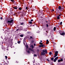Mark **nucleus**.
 Masks as SVG:
<instances>
[{
	"mask_svg": "<svg viewBox=\"0 0 65 65\" xmlns=\"http://www.w3.org/2000/svg\"><path fill=\"white\" fill-rule=\"evenodd\" d=\"M8 21L7 23L8 24H10V23H12L13 22V20L11 18H9L7 19Z\"/></svg>",
	"mask_w": 65,
	"mask_h": 65,
	"instance_id": "obj_1",
	"label": "nucleus"
},
{
	"mask_svg": "<svg viewBox=\"0 0 65 65\" xmlns=\"http://www.w3.org/2000/svg\"><path fill=\"white\" fill-rule=\"evenodd\" d=\"M43 52H41V55H44L45 54V53L46 54H47V51L46 49H45V50H43ZM45 52V53H44Z\"/></svg>",
	"mask_w": 65,
	"mask_h": 65,
	"instance_id": "obj_2",
	"label": "nucleus"
},
{
	"mask_svg": "<svg viewBox=\"0 0 65 65\" xmlns=\"http://www.w3.org/2000/svg\"><path fill=\"white\" fill-rule=\"evenodd\" d=\"M59 34L61 35H62L63 36L65 35V33L63 32V31H61L59 32Z\"/></svg>",
	"mask_w": 65,
	"mask_h": 65,
	"instance_id": "obj_3",
	"label": "nucleus"
},
{
	"mask_svg": "<svg viewBox=\"0 0 65 65\" xmlns=\"http://www.w3.org/2000/svg\"><path fill=\"white\" fill-rule=\"evenodd\" d=\"M39 43L41 44L39 46V47H44V45H43V43H42L40 42Z\"/></svg>",
	"mask_w": 65,
	"mask_h": 65,
	"instance_id": "obj_4",
	"label": "nucleus"
},
{
	"mask_svg": "<svg viewBox=\"0 0 65 65\" xmlns=\"http://www.w3.org/2000/svg\"><path fill=\"white\" fill-rule=\"evenodd\" d=\"M30 37L29 38V39L30 40H32L31 41V42L32 43H33V42H34V38L33 37H31L30 36Z\"/></svg>",
	"mask_w": 65,
	"mask_h": 65,
	"instance_id": "obj_5",
	"label": "nucleus"
},
{
	"mask_svg": "<svg viewBox=\"0 0 65 65\" xmlns=\"http://www.w3.org/2000/svg\"><path fill=\"white\" fill-rule=\"evenodd\" d=\"M59 9H58V8H56V10L57 11L56 12V13H59V12H60V10H59Z\"/></svg>",
	"mask_w": 65,
	"mask_h": 65,
	"instance_id": "obj_6",
	"label": "nucleus"
},
{
	"mask_svg": "<svg viewBox=\"0 0 65 65\" xmlns=\"http://www.w3.org/2000/svg\"><path fill=\"white\" fill-rule=\"evenodd\" d=\"M49 42V41H48V40H46V44H48Z\"/></svg>",
	"mask_w": 65,
	"mask_h": 65,
	"instance_id": "obj_7",
	"label": "nucleus"
},
{
	"mask_svg": "<svg viewBox=\"0 0 65 65\" xmlns=\"http://www.w3.org/2000/svg\"><path fill=\"white\" fill-rule=\"evenodd\" d=\"M29 50L30 51H32V52H34V50L32 49L31 48L29 49Z\"/></svg>",
	"mask_w": 65,
	"mask_h": 65,
	"instance_id": "obj_8",
	"label": "nucleus"
},
{
	"mask_svg": "<svg viewBox=\"0 0 65 65\" xmlns=\"http://www.w3.org/2000/svg\"><path fill=\"white\" fill-rule=\"evenodd\" d=\"M58 8L59 10H61V6H59Z\"/></svg>",
	"mask_w": 65,
	"mask_h": 65,
	"instance_id": "obj_9",
	"label": "nucleus"
},
{
	"mask_svg": "<svg viewBox=\"0 0 65 65\" xmlns=\"http://www.w3.org/2000/svg\"><path fill=\"white\" fill-rule=\"evenodd\" d=\"M58 56V54H55L54 58H56Z\"/></svg>",
	"mask_w": 65,
	"mask_h": 65,
	"instance_id": "obj_10",
	"label": "nucleus"
},
{
	"mask_svg": "<svg viewBox=\"0 0 65 65\" xmlns=\"http://www.w3.org/2000/svg\"><path fill=\"white\" fill-rule=\"evenodd\" d=\"M20 37H23L24 36V35L23 34L21 35H20Z\"/></svg>",
	"mask_w": 65,
	"mask_h": 65,
	"instance_id": "obj_11",
	"label": "nucleus"
},
{
	"mask_svg": "<svg viewBox=\"0 0 65 65\" xmlns=\"http://www.w3.org/2000/svg\"><path fill=\"white\" fill-rule=\"evenodd\" d=\"M13 8L14 9H18V7H13Z\"/></svg>",
	"mask_w": 65,
	"mask_h": 65,
	"instance_id": "obj_12",
	"label": "nucleus"
},
{
	"mask_svg": "<svg viewBox=\"0 0 65 65\" xmlns=\"http://www.w3.org/2000/svg\"><path fill=\"white\" fill-rule=\"evenodd\" d=\"M58 51H56L55 52V54H58Z\"/></svg>",
	"mask_w": 65,
	"mask_h": 65,
	"instance_id": "obj_13",
	"label": "nucleus"
},
{
	"mask_svg": "<svg viewBox=\"0 0 65 65\" xmlns=\"http://www.w3.org/2000/svg\"><path fill=\"white\" fill-rule=\"evenodd\" d=\"M58 58H59L58 57H57L56 58H55L54 59L56 60H57V59H58Z\"/></svg>",
	"mask_w": 65,
	"mask_h": 65,
	"instance_id": "obj_14",
	"label": "nucleus"
},
{
	"mask_svg": "<svg viewBox=\"0 0 65 65\" xmlns=\"http://www.w3.org/2000/svg\"><path fill=\"white\" fill-rule=\"evenodd\" d=\"M53 30L54 31H55L56 30V28L55 27H54V28Z\"/></svg>",
	"mask_w": 65,
	"mask_h": 65,
	"instance_id": "obj_15",
	"label": "nucleus"
},
{
	"mask_svg": "<svg viewBox=\"0 0 65 65\" xmlns=\"http://www.w3.org/2000/svg\"><path fill=\"white\" fill-rule=\"evenodd\" d=\"M19 10H22V8L21 7H20L19 8Z\"/></svg>",
	"mask_w": 65,
	"mask_h": 65,
	"instance_id": "obj_16",
	"label": "nucleus"
},
{
	"mask_svg": "<svg viewBox=\"0 0 65 65\" xmlns=\"http://www.w3.org/2000/svg\"><path fill=\"white\" fill-rule=\"evenodd\" d=\"M31 48H32V49H33V48H34V46H33V45H31Z\"/></svg>",
	"mask_w": 65,
	"mask_h": 65,
	"instance_id": "obj_17",
	"label": "nucleus"
},
{
	"mask_svg": "<svg viewBox=\"0 0 65 65\" xmlns=\"http://www.w3.org/2000/svg\"><path fill=\"white\" fill-rule=\"evenodd\" d=\"M54 58L53 57H52L51 59L52 61H53V60H54Z\"/></svg>",
	"mask_w": 65,
	"mask_h": 65,
	"instance_id": "obj_18",
	"label": "nucleus"
},
{
	"mask_svg": "<svg viewBox=\"0 0 65 65\" xmlns=\"http://www.w3.org/2000/svg\"><path fill=\"white\" fill-rule=\"evenodd\" d=\"M28 23L29 24H32V22H31V21H29L28 22Z\"/></svg>",
	"mask_w": 65,
	"mask_h": 65,
	"instance_id": "obj_19",
	"label": "nucleus"
},
{
	"mask_svg": "<svg viewBox=\"0 0 65 65\" xmlns=\"http://www.w3.org/2000/svg\"><path fill=\"white\" fill-rule=\"evenodd\" d=\"M57 19L58 20H59L60 19V17H59V16H58Z\"/></svg>",
	"mask_w": 65,
	"mask_h": 65,
	"instance_id": "obj_20",
	"label": "nucleus"
},
{
	"mask_svg": "<svg viewBox=\"0 0 65 65\" xmlns=\"http://www.w3.org/2000/svg\"><path fill=\"white\" fill-rule=\"evenodd\" d=\"M60 60V61L61 62H63V59L61 58Z\"/></svg>",
	"mask_w": 65,
	"mask_h": 65,
	"instance_id": "obj_21",
	"label": "nucleus"
},
{
	"mask_svg": "<svg viewBox=\"0 0 65 65\" xmlns=\"http://www.w3.org/2000/svg\"><path fill=\"white\" fill-rule=\"evenodd\" d=\"M24 23L23 22H22V23H20V25H24Z\"/></svg>",
	"mask_w": 65,
	"mask_h": 65,
	"instance_id": "obj_22",
	"label": "nucleus"
},
{
	"mask_svg": "<svg viewBox=\"0 0 65 65\" xmlns=\"http://www.w3.org/2000/svg\"><path fill=\"white\" fill-rule=\"evenodd\" d=\"M56 60H56V59H54V62H56Z\"/></svg>",
	"mask_w": 65,
	"mask_h": 65,
	"instance_id": "obj_23",
	"label": "nucleus"
},
{
	"mask_svg": "<svg viewBox=\"0 0 65 65\" xmlns=\"http://www.w3.org/2000/svg\"><path fill=\"white\" fill-rule=\"evenodd\" d=\"M58 62H61L60 59H59V60H58Z\"/></svg>",
	"mask_w": 65,
	"mask_h": 65,
	"instance_id": "obj_24",
	"label": "nucleus"
},
{
	"mask_svg": "<svg viewBox=\"0 0 65 65\" xmlns=\"http://www.w3.org/2000/svg\"><path fill=\"white\" fill-rule=\"evenodd\" d=\"M26 48H28V47H29V46H28V45H26Z\"/></svg>",
	"mask_w": 65,
	"mask_h": 65,
	"instance_id": "obj_25",
	"label": "nucleus"
},
{
	"mask_svg": "<svg viewBox=\"0 0 65 65\" xmlns=\"http://www.w3.org/2000/svg\"><path fill=\"white\" fill-rule=\"evenodd\" d=\"M3 65H7V64L6 63L4 64Z\"/></svg>",
	"mask_w": 65,
	"mask_h": 65,
	"instance_id": "obj_26",
	"label": "nucleus"
},
{
	"mask_svg": "<svg viewBox=\"0 0 65 65\" xmlns=\"http://www.w3.org/2000/svg\"><path fill=\"white\" fill-rule=\"evenodd\" d=\"M46 26L47 28H48V25L47 24L46 25Z\"/></svg>",
	"mask_w": 65,
	"mask_h": 65,
	"instance_id": "obj_27",
	"label": "nucleus"
},
{
	"mask_svg": "<svg viewBox=\"0 0 65 65\" xmlns=\"http://www.w3.org/2000/svg\"><path fill=\"white\" fill-rule=\"evenodd\" d=\"M37 56V55H36L35 54L34 55V57H36Z\"/></svg>",
	"mask_w": 65,
	"mask_h": 65,
	"instance_id": "obj_28",
	"label": "nucleus"
},
{
	"mask_svg": "<svg viewBox=\"0 0 65 65\" xmlns=\"http://www.w3.org/2000/svg\"><path fill=\"white\" fill-rule=\"evenodd\" d=\"M17 42L18 43H20L21 42V41H18Z\"/></svg>",
	"mask_w": 65,
	"mask_h": 65,
	"instance_id": "obj_29",
	"label": "nucleus"
},
{
	"mask_svg": "<svg viewBox=\"0 0 65 65\" xmlns=\"http://www.w3.org/2000/svg\"><path fill=\"white\" fill-rule=\"evenodd\" d=\"M14 15H17V13H14Z\"/></svg>",
	"mask_w": 65,
	"mask_h": 65,
	"instance_id": "obj_30",
	"label": "nucleus"
},
{
	"mask_svg": "<svg viewBox=\"0 0 65 65\" xmlns=\"http://www.w3.org/2000/svg\"><path fill=\"white\" fill-rule=\"evenodd\" d=\"M49 54L50 55H52V52H50V53H49Z\"/></svg>",
	"mask_w": 65,
	"mask_h": 65,
	"instance_id": "obj_31",
	"label": "nucleus"
},
{
	"mask_svg": "<svg viewBox=\"0 0 65 65\" xmlns=\"http://www.w3.org/2000/svg\"><path fill=\"white\" fill-rule=\"evenodd\" d=\"M0 19H1V20H2V19H3V18H2V17H1L0 18Z\"/></svg>",
	"mask_w": 65,
	"mask_h": 65,
	"instance_id": "obj_32",
	"label": "nucleus"
},
{
	"mask_svg": "<svg viewBox=\"0 0 65 65\" xmlns=\"http://www.w3.org/2000/svg\"><path fill=\"white\" fill-rule=\"evenodd\" d=\"M28 7H26V9L27 10H28Z\"/></svg>",
	"mask_w": 65,
	"mask_h": 65,
	"instance_id": "obj_33",
	"label": "nucleus"
},
{
	"mask_svg": "<svg viewBox=\"0 0 65 65\" xmlns=\"http://www.w3.org/2000/svg\"><path fill=\"white\" fill-rule=\"evenodd\" d=\"M46 9L47 10H49V9H48V8H46Z\"/></svg>",
	"mask_w": 65,
	"mask_h": 65,
	"instance_id": "obj_34",
	"label": "nucleus"
},
{
	"mask_svg": "<svg viewBox=\"0 0 65 65\" xmlns=\"http://www.w3.org/2000/svg\"><path fill=\"white\" fill-rule=\"evenodd\" d=\"M62 22H60V25H62Z\"/></svg>",
	"mask_w": 65,
	"mask_h": 65,
	"instance_id": "obj_35",
	"label": "nucleus"
},
{
	"mask_svg": "<svg viewBox=\"0 0 65 65\" xmlns=\"http://www.w3.org/2000/svg\"><path fill=\"white\" fill-rule=\"evenodd\" d=\"M27 53H30V51H27Z\"/></svg>",
	"mask_w": 65,
	"mask_h": 65,
	"instance_id": "obj_36",
	"label": "nucleus"
},
{
	"mask_svg": "<svg viewBox=\"0 0 65 65\" xmlns=\"http://www.w3.org/2000/svg\"><path fill=\"white\" fill-rule=\"evenodd\" d=\"M63 8H64L63 7H62L61 9H63Z\"/></svg>",
	"mask_w": 65,
	"mask_h": 65,
	"instance_id": "obj_37",
	"label": "nucleus"
},
{
	"mask_svg": "<svg viewBox=\"0 0 65 65\" xmlns=\"http://www.w3.org/2000/svg\"><path fill=\"white\" fill-rule=\"evenodd\" d=\"M10 1H11V2H14V1H13V0H10Z\"/></svg>",
	"mask_w": 65,
	"mask_h": 65,
	"instance_id": "obj_38",
	"label": "nucleus"
},
{
	"mask_svg": "<svg viewBox=\"0 0 65 65\" xmlns=\"http://www.w3.org/2000/svg\"><path fill=\"white\" fill-rule=\"evenodd\" d=\"M25 40H26V38H24L23 40L24 41V40H25Z\"/></svg>",
	"mask_w": 65,
	"mask_h": 65,
	"instance_id": "obj_39",
	"label": "nucleus"
},
{
	"mask_svg": "<svg viewBox=\"0 0 65 65\" xmlns=\"http://www.w3.org/2000/svg\"><path fill=\"white\" fill-rule=\"evenodd\" d=\"M31 22H33V19H31L30 20Z\"/></svg>",
	"mask_w": 65,
	"mask_h": 65,
	"instance_id": "obj_40",
	"label": "nucleus"
},
{
	"mask_svg": "<svg viewBox=\"0 0 65 65\" xmlns=\"http://www.w3.org/2000/svg\"><path fill=\"white\" fill-rule=\"evenodd\" d=\"M5 57L6 58V59H7V56H5Z\"/></svg>",
	"mask_w": 65,
	"mask_h": 65,
	"instance_id": "obj_41",
	"label": "nucleus"
},
{
	"mask_svg": "<svg viewBox=\"0 0 65 65\" xmlns=\"http://www.w3.org/2000/svg\"><path fill=\"white\" fill-rule=\"evenodd\" d=\"M47 61H50V60L48 59H47Z\"/></svg>",
	"mask_w": 65,
	"mask_h": 65,
	"instance_id": "obj_42",
	"label": "nucleus"
},
{
	"mask_svg": "<svg viewBox=\"0 0 65 65\" xmlns=\"http://www.w3.org/2000/svg\"><path fill=\"white\" fill-rule=\"evenodd\" d=\"M36 65H40L39 64H38V63H36Z\"/></svg>",
	"mask_w": 65,
	"mask_h": 65,
	"instance_id": "obj_43",
	"label": "nucleus"
},
{
	"mask_svg": "<svg viewBox=\"0 0 65 65\" xmlns=\"http://www.w3.org/2000/svg\"><path fill=\"white\" fill-rule=\"evenodd\" d=\"M37 52H39V50L37 49Z\"/></svg>",
	"mask_w": 65,
	"mask_h": 65,
	"instance_id": "obj_44",
	"label": "nucleus"
},
{
	"mask_svg": "<svg viewBox=\"0 0 65 65\" xmlns=\"http://www.w3.org/2000/svg\"><path fill=\"white\" fill-rule=\"evenodd\" d=\"M2 49H4V47H2Z\"/></svg>",
	"mask_w": 65,
	"mask_h": 65,
	"instance_id": "obj_45",
	"label": "nucleus"
},
{
	"mask_svg": "<svg viewBox=\"0 0 65 65\" xmlns=\"http://www.w3.org/2000/svg\"><path fill=\"white\" fill-rule=\"evenodd\" d=\"M52 11H54V10L53 9H52Z\"/></svg>",
	"mask_w": 65,
	"mask_h": 65,
	"instance_id": "obj_46",
	"label": "nucleus"
},
{
	"mask_svg": "<svg viewBox=\"0 0 65 65\" xmlns=\"http://www.w3.org/2000/svg\"><path fill=\"white\" fill-rule=\"evenodd\" d=\"M61 15H60V14H59V15H58V16L60 17V16H61Z\"/></svg>",
	"mask_w": 65,
	"mask_h": 65,
	"instance_id": "obj_47",
	"label": "nucleus"
},
{
	"mask_svg": "<svg viewBox=\"0 0 65 65\" xmlns=\"http://www.w3.org/2000/svg\"><path fill=\"white\" fill-rule=\"evenodd\" d=\"M59 14H60L61 13V12H59Z\"/></svg>",
	"mask_w": 65,
	"mask_h": 65,
	"instance_id": "obj_48",
	"label": "nucleus"
},
{
	"mask_svg": "<svg viewBox=\"0 0 65 65\" xmlns=\"http://www.w3.org/2000/svg\"><path fill=\"white\" fill-rule=\"evenodd\" d=\"M34 46H35V45H36V44L34 43Z\"/></svg>",
	"mask_w": 65,
	"mask_h": 65,
	"instance_id": "obj_49",
	"label": "nucleus"
},
{
	"mask_svg": "<svg viewBox=\"0 0 65 65\" xmlns=\"http://www.w3.org/2000/svg\"><path fill=\"white\" fill-rule=\"evenodd\" d=\"M18 62H19L18 61H17L16 62L17 63H18Z\"/></svg>",
	"mask_w": 65,
	"mask_h": 65,
	"instance_id": "obj_50",
	"label": "nucleus"
},
{
	"mask_svg": "<svg viewBox=\"0 0 65 65\" xmlns=\"http://www.w3.org/2000/svg\"><path fill=\"white\" fill-rule=\"evenodd\" d=\"M40 42H42V40H40Z\"/></svg>",
	"mask_w": 65,
	"mask_h": 65,
	"instance_id": "obj_51",
	"label": "nucleus"
},
{
	"mask_svg": "<svg viewBox=\"0 0 65 65\" xmlns=\"http://www.w3.org/2000/svg\"><path fill=\"white\" fill-rule=\"evenodd\" d=\"M18 30H19V29H17L16 31H18Z\"/></svg>",
	"mask_w": 65,
	"mask_h": 65,
	"instance_id": "obj_52",
	"label": "nucleus"
},
{
	"mask_svg": "<svg viewBox=\"0 0 65 65\" xmlns=\"http://www.w3.org/2000/svg\"><path fill=\"white\" fill-rule=\"evenodd\" d=\"M60 15H62V14H61V13H60Z\"/></svg>",
	"mask_w": 65,
	"mask_h": 65,
	"instance_id": "obj_53",
	"label": "nucleus"
},
{
	"mask_svg": "<svg viewBox=\"0 0 65 65\" xmlns=\"http://www.w3.org/2000/svg\"><path fill=\"white\" fill-rule=\"evenodd\" d=\"M35 26V24L33 25V26Z\"/></svg>",
	"mask_w": 65,
	"mask_h": 65,
	"instance_id": "obj_54",
	"label": "nucleus"
},
{
	"mask_svg": "<svg viewBox=\"0 0 65 65\" xmlns=\"http://www.w3.org/2000/svg\"><path fill=\"white\" fill-rule=\"evenodd\" d=\"M46 22V23H47L48 22H47V21Z\"/></svg>",
	"mask_w": 65,
	"mask_h": 65,
	"instance_id": "obj_55",
	"label": "nucleus"
},
{
	"mask_svg": "<svg viewBox=\"0 0 65 65\" xmlns=\"http://www.w3.org/2000/svg\"><path fill=\"white\" fill-rule=\"evenodd\" d=\"M14 54H15V52L14 53Z\"/></svg>",
	"mask_w": 65,
	"mask_h": 65,
	"instance_id": "obj_56",
	"label": "nucleus"
},
{
	"mask_svg": "<svg viewBox=\"0 0 65 65\" xmlns=\"http://www.w3.org/2000/svg\"><path fill=\"white\" fill-rule=\"evenodd\" d=\"M58 24H60V23H58Z\"/></svg>",
	"mask_w": 65,
	"mask_h": 65,
	"instance_id": "obj_57",
	"label": "nucleus"
},
{
	"mask_svg": "<svg viewBox=\"0 0 65 65\" xmlns=\"http://www.w3.org/2000/svg\"><path fill=\"white\" fill-rule=\"evenodd\" d=\"M34 25H36V23H35Z\"/></svg>",
	"mask_w": 65,
	"mask_h": 65,
	"instance_id": "obj_58",
	"label": "nucleus"
},
{
	"mask_svg": "<svg viewBox=\"0 0 65 65\" xmlns=\"http://www.w3.org/2000/svg\"><path fill=\"white\" fill-rule=\"evenodd\" d=\"M46 32H47V31H46Z\"/></svg>",
	"mask_w": 65,
	"mask_h": 65,
	"instance_id": "obj_59",
	"label": "nucleus"
},
{
	"mask_svg": "<svg viewBox=\"0 0 65 65\" xmlns=\"http://www.w3.org/2000/svg\"><path fill=\"white\" fill-rule=\"evenodd\" d=\"M60 11H61V10H60Z\"/></svg>",
	"mask_w": 65,
	"mask_h": 65,
	"instance_id": "obj_60",
	"label": "nucleus"
},
{
	"mask_svg": "<svg viewBox=\"0 0 65 65\" xmlns=\"http://www.w3.org/2000/svg\"><path fill=\"white\" fill-rule=\"evenodd\" d=\"M8 49H7V50H8Z\"/></svg>",
	"mask_w": 65,
	"mask_h": 65,
	"instance_id": "obj_61",
	"label": "nucleus"
},
{
	"mask_svg": "<svg viewBox=\"0 0 65 65\" xmlns=\"http://www.w3.org/2000/svg\"><path fill=\"white\" fill-rule=\"evenodd\" d=\"M30 26H31L30 25Z\"/></svg>",
	"mask_w": 65,
	"mask_h": 65,
	"instance_id": "obj_62",
	"label": "nucleus"
},
{
	"mask_svg": "<svg viewBox=\"0 0 65 65\" xmlns=\"http://www.w3.org/2000/svg\"><path fill=\"white\" fill-rule=\"evenodd\" d=\"M7 48H8V47H7Z\"/></svg>",
	"mask_w": 65,
	"mask_h": 65,
	"instance_id": "obj_63",
	"label": "nucleus"
},
{
	"mask_svg": "<svg viewBox=\"0 0 65 65\" xmlns=\"http://www.w3.org/2000/svg\"><path fill=\"white\" fill-rule=\"evenodd\" d=\"M62 11V10H61V11Z\"/></svg>",
	"mask_w": 65,
	"mask_h": 65,
	"instance_id": "obj_64",
	"label": "nucleus"
}]
</instances>
